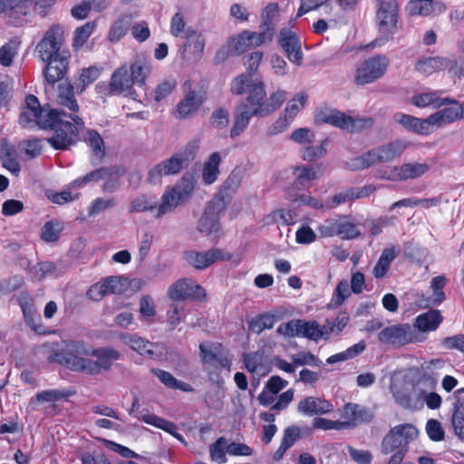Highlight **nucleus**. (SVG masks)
<instances>
[{
    "label": "nucleus",
    "mask_w": 464,
    "mask_h": 464,
    "mask_svg": "<svg viewBox=\"0 0 464 464\" xmlns=\"http://www.w3.org/2000/svg\"><path fill=\"white\" fill-rule=\"evenodd\" d=\"M49 362H55L77 372L96 375L102 371H110L122 354L116 349L107 346L92 348L82 341L45 343L38 348Z\"/></svg>",
    "instance_id": "obj_1"
},
{
    "label": "nucleus",
    "mask_w": 464,
    "mask_h": 464,
    "mask_svg": "<svg viewBox=\"0 0 464 464\" xmlns=\"http://www.w3.org/2000/svg\"><path fill=\"white\" fill-rule=\"evenodd\" d=\"M53 112L54 115L48 128L53 130V134L47 141L55 150H68L79 140V131L84 128V122L78 114L64 110L53 109Z\"/></svg>",
    "instance_id": "obj_2"
},
{
    "label": "nucleus",
    "mask_w": 464,
    "mask_h": 464,
    "mask_svg": "<svg viewBox=\"0 0 464 464\" xmlns=\"http://www.w3.org/2000/svg\"><path fill=\"white\" fill-rule=\"evenodd\" d=\"M196 180L193 176H183L172 188H168L157 204L154 217L158 219L173 212L179 205L188 200L195 188Z\"/></svg>",
    "instance_id": "obj_3"
},
{
    "label": "nucleus",
    "mask_w": 464,
    "mask_h": 464,
    "mask_svg": "<svg viewBox=\"0 0 464 464\" xmlns=\"http://www.w3.org/2000/svg\"><path fill=\"white\" fill-rule=\"evenodd\" d=\"M409 143L396 140L374 148L353 160L351 168L354 170L364 169L373 165L390 162L400 157Z\"/></svg>",
    "instance_id": "obj_4"
},
{
    "label": "nucleus",
    "mask_w": 464,
    "mask_h": 464,
    "mask_svg": "<svg viewBox=\"0 0 464 464\" xmlns=\"http://www.w3.org/2000/svg\"><path fill=\"white\" fill-rule=\"evenodd\" d=\"M195 149L194 145H188L169 159L155 165L148 174L150 182L156 184L164 176L175 175L180 172L185 166H188L194 160Z\"/></svg>",
    "instance_id": "obj_5"
},
{
    "label": "nucleus",
    "mask_w": 464,
    "mask_h": 464,
    "mask_svg": "<svg viewBox=\"0 0 464 464\" xmlns=\"http://www.w3.org/2000/svg\"><path fill=\"white\" fill-rule=\"evenodd\" d=\"M318 123H327L348 132H360L372 127L374 121L372 117H351L337 110L321 111L316 116Z\"/></svg>",
    "instance_id": "obj_6"
},
{
    "label": "nucleus",
    "mask_w": 464,
    "mask_h": 464,
    "mask_svg": "<svg viewBox=\"0 0 464 464\" xmlns=\"http://www.w3.org/2000/svg\"><path fill=\"white\" fill-rule=\"evenodd\" d=\"M266 95L263 82L254 84L248 95V102L256 107L254 112L259 114V117H267L276 111L286 99V92L283 90L274 92L266 101H265Z\"/></svg>",
    "instance_id": "obj_7"
},
{
    "label": "nucleus",
    "mask_w": 464,
    "mask_h": 464,
    "mask_svg": "<svg viewBox=\"0 0 464 464\" xmlns=\"http://www.w3.org/2000/svg\"><path fill=\"white\" fill-rule=\"evenodd\" d=\"M52 115H54L53 109L42 108L38 99L29 94L25 98V106L20 114V124L24 128H34L39 126L42 129H48L52 122Z\"/></svg>",
    "instance_id": "obj_8"
},
{
    "label": "nucleus",
    "mask_w": 464,
    "mask_h": 464,
    "mask_svg": "<svg viewBox=\"0 0 464 464\" xmlns=\"http://www.w3.org/2000/svg\"><path fill=\"white\" fill-rule=\"evenodd\" d=\"M389 60L376 55L364 61L357 69L354 82L358 85L371 83L382 77L388 68Z\"/></svg>",
    "instance_id": "obj_9"
},
{
    "label": "nucleus",
    "mask_w": 464,
    "mask_h": 464,
    "mask_svg": "<svg viewBox=\"0 0 464 464\" xmlns=\"http://www.w3.org/2000/svg\"><path fill=\"white\" fill-rule=\"evenodd\" d=\"M168 296L174 302L185 300H202L206 296L205 289L191 279L183 278L169 285Z\"/></svg>",
    "instance_id": "obj_10"
},
{
    "label": "nucleus",
    "mask_w": 464,
    "mask_h": 464,
    "mask_svg": "<svg viewBox=\"0 0 464 464\" xmlns=\"http://www.w3.org/2000/svg\"><path fill=\"white\" fill-rule=\"evenodd\" d=\"M63 40V30L60 25H53L44 34L36 45V51L42 61L62 55L59 51Z\"/></svg>",
    "instance_id": "obj_11"
},
{
    "label": "nucleus",
    "mask_w": 464,
    "mask_h": 464,
    "mask_svg": "<svg viewBox=\"0 0 464 464\" xmlns=\"http://www.w3.org/2000/svg\"><path fill=\"white\" fill-rule=\"evenodd\" d=\"M379 341L386 345L402 346L414 342L411 327L405 324H394L382 329L378 334Z\"/></svg>",
    "instance_id": "obj_12"
},
{
    "label": "nucleus",
    "mask_w": 464,
    "mask_h": 464,
    "mask_svg": "<svg viewBox=\"0 0 464 464\" xmlns=\"http://www.w3.org/2000/svg\"><path fill=\"white\" fill-rule=\"evenodd\" d=\"M183 256L185 261L197 270H203L218 260L230 258V255L219 248H210L204 252L188 250L184 252Z\"/></svg>",
    "instance_id": "obj_13"
},
{
    "label": "nucleus",
    "mask_w": 464,
    "mask_h": 464,
    "mask_svg": "<svg viewBox=\"0 0 464 464\" xmlns=\"http://www.w3.org/2000/svg\"><path fill=\"white\" fill-rule=\"evenodd\" d=\"M134 84L135 82L129 72L128 63H124L112 72L108 84V94L116 96L130 95Z\"/></svg>",
    "instance_id": "obj_14"
},
{
    "label": "nucleus",
    "mask_w": 464,
    "mask_h": 464,
    "mask_svg": "<svg viewBox=\"0 0 464 464\" xmlns=\"http://www.w3.org/2000/svg\"><path fill=\"white\" fill-rule=\"evenodd\" d=\"M379 31L383 34H393L398 19V6L395 0L382 3L376 14Z\"/></svg>",
    "instance_id": "obj_15"
},
{
    "label": "nucleus",
    "mask_w": 464,
    "mask_h": 464,
    "mask_svg": "<svg viewBox=\"0 0 464 464\" xmlns=\"http://www.w3.org/2000/svg\"><path fill=\"white\" fill-rule=\"evenodd\" d=\"M450 107L441 109L429 116L430 125L442 127L464 118V104H459L456 100L451 99Z\"/></svg>",
    "instance_id": "obj_16"
},
{
    "label": "nucleus",
    "mask_w": 464,
    "mask_h": 464,
    "mask_svg": "<svg viewBox=\"0 0 464 464\" xmlns=\"http://www.w3.org/2000/svg\"><path fill=\"white\" fill-rule=\"evenodd\" d=\"M256 107L248 102V96L245 102L237 105L234 111V123L230 130L232 139L238 137L248 126L251 117H259V114L254 112Z\"/></svg>",
    "instance_id": "obj_17"
},
{
    "label": "nucleus",
    "mask_w": 464,
    "mask_h": 464,
    "mask_svg": "<svg viewBox=\"0 0 464 464\" xmlns=\"http://www.w3.org/2000/svg\"><path fill=\"white\" fill-rule=\"evenodd\" d=\"M204 102L205 96L201 92L189 91L178 103L175 117L179 120L192 117Z\"/></svg>",
    "instance_id": "obj_18"
},
{
    "label": "nucleus",
    "mask_w": 464,
    "mask_h": 464,
    "mask_svg": "<svg viewBox=\"0 0 464 464\" xmlns=\"http://www.w3.org/2000/svg\"><path fill=\"white\" fill-rule=\"evenodd\" d=\"M342 423L343 429L355 427L361 423L370 421L372 413L363 406L356 403H347L341 411Z\"/></svg>",
    "instance_id": "obj_19"
},
{
    "label": "nucleus",
    "mask_w": 464,
    "mask_h": 464,
    "mask_svg": "<svg viewBox=\"0 0 464 464\" xmlns=\"http://www.w3.org/2000/svg\"><path fill=\"white\" fill-rule=\"evenodd\" d=\"M205 38L194 30L187 29L183 44V57L192 63L198 62L203 54Z\"/></svg>",
    "instance_id": "obj_20"
},
{
    "label": "nucleus",
    "mask_w": 464,
    "mask_h": 464,
    "mask_svg": "<svg viewBox=\"0 0 464 464\" xmlns=\"http://www.w3.org/2000/svg\"><path fill=\"white\" fill-rule=\"evenodd\" d=\"M430 167L427 163L412 162L405 163L399 167H393L386 179L391 180L414 179L424 175ZM385 178V176H382Z\"/></svg>",
    "instance_id": "obj_21"
},
{
    "label": "nucleus",
    "mask_w": 464,
    "mask_h": 464,
    "mask_svg": "<svg viewBox=\"0 0 464 464\" xmlns=\"http://www.w3.org/2000/svg\"><path fill=\"white\" fill-rule=\"evenodd\" d=\"M279 44L285 52L290 62L300 65L303 61L301 43L296 34L289 30L280 31Z\"/></svg>",
    "instance_id": "obj_22"
},
{
    "label": "nucleus",
    "mask_w": 464,
    "mask_h": 464,
    "mask_svg": "<svg viewBox=\"0 0 464 464\" xmlns=\"http://www.w3.org/2000/svg\"><path fill=\"white\" fill-rule=\"evenodd\" d=\"M393 121L406 130L415 132L419 135H430L433 130L430 128L429 117L420 119L410 114L397 112L392 117Z\"/></svg>",
    "instance_id": "obj_23"
},
{
    "label": "nucleus",
    "mask_w": 464,
    "mask_h": 464,
    "mask_svg": "<svg viewBox=\"0 0 464 464\" xmlns=\"http://www.w3.org/2000/svg\"><path fill=\"white\" fill-rule=\"evenodd\" d=\"M333 409V404L328 401L314 396L304 398L297 405V411L306 416L322 415L331 412Z\"/></svg>",
    "instance_id": "obj_24"
},
{
    "label": "nucleus",
    "mask_w": 464,
    "mask_h": 464,
    "mask_svg": "<svg viewBox=\"0 0 464 464\" xmlns=\"http://www.w3.org/2000/svg\"><path fill=\"white\" fill-rule=\"evenodd\" d=\"M46 62L44 76L46 82L53 88L54 84L64 77L67 72L68 60L63 55H59L48 59Z\"/></svg>",
    "instance_id": "obj_25"
},
{
    "label": "nucleus",
    "mask_w": 464,
    "mask_h": 464,
    "mask_svg": "<svg viewBox=\"0 0 464 464\" xmlns=\"http://www.w3.org/2000/svg\"><path fill=\"white\" fill-rule=\"evenodd\" d=\"M446 5L441 2L432 0H411L407 5V11L411 15H432L441 14Z\"/></svg>",
    "instance_id": "obj_26"
},
{
    "label": "nucleus",
    "mask_w": 464,
    "mask_h": 464,
    "mask_svg": "<svg viewBox=\"0 0 464 464\" xmlns=\"http://www.w3.org/2000/svg\"><path fill=\"white\" fill-rule=\"evenodd\" d=\"M65 266L63 261L59 262H39L29 270V276L33 280L40 281L46 276H60L65 272Z\"/></svg>",
    "instance_id": "obj_27"
},
{
    "label": "nucleus",
    "mask_w": 464,
    "mask_h": 464,
    "mask_svg": "<svg viewBox=\"0 0 464 464\" xmlns=\"http://www.w3.org/2000/svg\"><path fill=\"white\" fill-rule=\"evenodd\" d=\"M267 37L262 33L245 31L233 40V50L237 53H243L248 49L259 46Z\"/></svg>",
    "instance_id": "obj_28"
},
{
    "label": "nucleus",
    "mask_w": 464,
    "mask_h": 464,
    "mask_svg": "<svg viewBox=\"0 0 464 464\" xmlns=\"http://www.w3.org/2000/svg\"><path fill=\"white\" fill-rule=\"evenodd\" d=\"M19 304L23 311L26 324L37 334H43L44 326L41 324V316L37 314L34 301L29 296H21Z\"/></svg>",
    "instance_id": "obj_29"
},
{
    "label": "nucleus",
    "mask_w": 464,
    "mask_h": 464,
    "mask_svg": "<svg viewBox=\"0 0 464 464\" xmlns=\"http://www.w3.org/2000/svg\"><path fill=\"white\" fill-rule=\"evenodd\" d=\"M121 340L142 356L153 357L156 344L133 334H123Z\"/></svg>",
    "instance_id": "obj_30"
},
{
    "label": "nucleus",
    "mask_w": 464,
    "mask_h": 464,
    "mask_svg": "<svg viewBox=\"0 0 464 464\" xmlns=\"http://www.w3.org/2000/svg\"><path fill=\"white\" fill-rule=\"evenodd\" d=\"M198 230L206 234L210 240L218 239L220 236V226L217 215L210 209L206 210L198 222Z\"/></svg>",
    "instance_id": "obj_31"
},
{
    "label": "nucleus",
    "mask_w": 464,
    "mask_h": 464,
    "mask_svg": "<svg viewBox=\"0 0 464 464\" xmlns=\"http://www.w3.org/2000/svg\"><path fill=\"white\" fill-rule=\"evenodd\" d=\"M441 91H434L424 93L414 94L411 102V103L419 108H424L432 106L433 108H440L442 105H447L448 102H451V98L446 97L440 99Z\"/></svg>",
    "instance_id": "obj_32"
},
{
    "label": "nucleus",
    "mask_w": 464,
    "mask_h": 464,
    "mask_svg": "<svg viewBox=\"0 0 464 464\" xmlns=\"http://www.w3.org/2000/svg\"><path fill=\"white\" fill-rule=\"evenodd\" d=\"M34 0H18L14 6V9L9 13V18L14 25L21 26L27 23L29 17L33 15Z\"/></svg>",
    "instance_id": "obj_33"
},
{
    "label": "nucleus",
    "mask_w": 464,
    "mask_h": 464,
    "mask_svg": "<svg viewBox=\"0 0 464 464\" xmlns=\"http://www.w3.org/2000/svg\"><path fill=\"white\" fill-rule=\"evenodd\" d=\"M128 69L133 82L139 86L145 84L146 79L151 72L150 62L140 57H136L128 63Z\"/></svg>",
    "instance_id": "obj_34"
},
{
    "label": "nucleus",
    "mask_w": 464,
    "mask_h": 464,
    "mask_svg": "<svg viewBox=\"0 0 464 464\" xmlns=\"http://www.w3.org/2000/svg\"><path fill=\"white\" fill-rule=\"evenodd\" d=\"M443 317L439 310H429L419 314L414 326L420 332L435 331L441 324Z\"/></svg>",
    "instance_id": "obj_35"
},
{
    "label": "nucleus",
    "mask_w": 464,
    "mask_h": 464,
    "mask_svg": "<svg viewBox=\"0 0 464 464\" xmlns=\"http://www.w3.org/2000/svg\"><path fill=\"white\" fill-rule=\"evenodd\" d=\"M296 337H304L312 341L324 339L323 325L321 326L316 321H305L296 319Z\"/></svg>",
    "instance_id": "obj_36"
},
{
    "label": "nucleus",
    "mask_w": 464,
    "mask_h": 464,
    "mask_svg": "<svg viewBox=\"0 0 464 464\" xmlns=\"http://www.w3.org/2000/svg\"><path fill=\"white\" fill-rule=\"evenodd\" d=\"M73 85L71 83H62L58 88L57 103L70 111L69 113L77 114L79 105L74 98Z\"/></svg>",
    "instance_id": "obj_37"
},
{
    "label": "nucleus",
    "mask_w": 464,
    "mask_h": 464,
    "mask_svg": "<svg viewBox=\"0 0 464 464\" xmlns=\"http://www.w3.org/2000/svg\"><path fill=\"white\" fill-rule=\"evenodd\" d=\"M399 252L400 249L395 246L383 249L372 270V274L376 278L384 277L392 262L396 258Z\"/></svg>",
    "instance_id": "obj_38"
},
{
    "label": "nucleus",
    "mask_w": 464,
    "mask_h": 464,
    "mask_svg": "<svg viewBox=\"0 0 464 464\" xmlns=\"http://www.w3.org/2000/svg\"><path fill=\"white\" fill-rule=\"evenodd\" d=\"M446 63L444 57H425L418 60L414 68L418 72L427 76L445 70Z\"/></svg>",
    "instance_id": "obj_39"
},
{
    "label": "nucleus",
    "mask_w": 464,
    "mask_h": 464,
    "mask_svg": "<svg viewBox=\"0 0 464 464\" xmlns=\"http://www.w3.org/2000/svg\"><path fill=\"white\" fill-rule=\"evenodd\" d=\"M137 417L145 423L159 428L165 432L169 433L170 435H179L177 432V427L173 422L156 416L155 414L150 413L148 411H140Z\"/></svg>",
    "instance_id": "obj_40"
},
{
    "label": "nucleus",
    "mask_w": 464,
    "mask_h": 464,
    "mask_svg": "<svg viewBox=\"0 0 464 464\" xmlns=\"http://www.w3.org/2000/svg\"><path fill=\"white\" fill-rule=\"evenodd\" d=\"M349 320L350 317L345 312H340L334 319H326L323 325L324 340H327L330 334H339L347 325Z\"/></svg>",
    "instance_id": "obj_41"
},
{
    "label": "nucleus",
    "mask_w": 464,
    "mask_h": 464,
    "mask_svg": "<svg viewBox=\"0 0 464 464\" xmlns=\"http://www.w3.org/2000/svg\"><path fill=\"white\" fill-rule=\"evenodd\" d=\"M84 141L92 149L93 158L100 162L105 155V145L103 139L95 130H89L84 137Z\"/></svg>",
    "instance_id": "obj_42"
},
{
    "label": "nucleus",
    "mask_w": 464,
    "mask_h": 464,
    "mask_svg": "<svg viewBox=\"0 0 464 464\" xmlns=\"http://www.w3.org/2000/svg\"><path fill=\"white\" fill-rule=\"evenodd\" d=\"M220 160L221 159L219 154L218 152H214L205 162L202 172V179L205 184L210 185L218 179Z\"/></svg>",
    "instance_id": "obj_43"
},
{
    "label": "nucleus",
    "mask_w": 464,
    "mask_h": 464,
    "mask_svg": "<svg viewBox=\"0 0 464 464\" xmlns=\"http://www.w3.org/2000/svg\"><path fill=\"white\" fill-rule=\"evenodd\" d=\"M278 12V5L276 3H271L266 5L262 13V34H266L267 40L272 39L274 31V18Z\"/></svg>",
    "instance_id": "obj_44"
},
{
    "label": "nucleus",
    "mask_w": 464,
    "mask_h": 464,
    "mask_svg": "<svg viewBox=\"0 0 464 464\" xmlns=\"http://www.w3.org/2000/svg\"><path fill=\"white\" fill-rule=\"evenodd\" d=\"M132 17L130 14H123L113 24L109 33V39L111 42H118L122 38L131 24Z\"/></svg>",
    "instance_id": "obj_45"
},
{
    "label": "nucleus",
    "mask_w": 464,
    "mask_h": 464,
    "mask_svg": "<svg viewBox=\"0 0 464 464\" xmlns=\"http://www.w3.org/2000/svg\"><path fill=\"white\" fill-rule=\"evenodd\" d=\"M111 176V171L106 168L97 169L82 178H78L71 183V187L77 188L85 185L89 182H97L102 179H109Z\"/></svg>",
    "instance_id": "obj_46"
},
{
    "label": "nucleus",
    "mask_w": 464,
    "mask_h": 464,
    "mask_svg": "<svg viewBox=\"0 0 464 464\" xmlns=\"http://www.w3.org/2000/svg\"><path fill=\"white\" fill-rule=\"evenodd\" d=\"M126 278L123 276H108L102 279L101 285H102L103 293L107 295L121 294L126 289Z\"/></svg>",
    "instance_id": "obj_47"
},
{
    "label": "nucleus",
    "mask_w": 464,
    "mask_h": 464,
    "mask_svg": "<svg viewBox=\"0 0 464 464\" xmlns=\"http://www.w3.org/2000/svg\"><path fill=\"white\" fill-rule=\"evenodd\" d=\"M365 348H366L365 343L363 341H361V342L353 344V346L349 347L344 352H342V353H339L330 356L326 360V362L329 364H333V363H336L339 362H344L346 360L354 358L358 354L362 353L365 350Z\"/></svg>",
    "instance_id": "obj_48"
},
{
    "label": "nucleus",
    "mask_w": 464,
    "mask_h": 464,
    "mask_svg": "<svg viewBox=\"0 0 464 464\" xmlns=\"http://www.w3.org/2000/svg\"><path fill=\"white\" fill-rule=\"evenodd\" d=\"M276 323V317L270 314H262L254 317L248 324L249 330L255 334H261L266 329H271Z\"/></svg>",
    "instance_id": "obj_49"
},
{
    "label": "nucleus",
    "mask_w": 464,
    "mask_h": 464,
    "mask_svg": "<svg viewBox=\"0 0 464 464\" xmlns=\"http://www.w3.org/2000/svg\"><path fill=\"white\" fill-rule=\"evenodd\" d=\"M294 174L295 175V184L303 188L308 187L312 180L319 177L317 171L312 166L297 167Z\"/></svg>",
    "instance_id": "obj_50"
},
{
    "label": "nucleus",
    "mask_w": 464,
    "mask_h": 464,
    "mask_svg": "<svg viewBox=\"0 0 464 464\" xmlns=\"http://www.w3.org/2000/svg\"><path fill=\"white\" fill-rule=\"evenodd\" d=\"M20 46V41L12 39L0 48V63L7 67L13 63L14 57L17 54Z\"/></svg>",
    "instance_id": "obj_51"
},
{
    "label": "nucleus",
    "mask_w": 464,
    "mask_h": 464,
    "mask_svg": "<svg viewBox=\"0 0 464 464\" xmlns=\"http://www.w3.org/2000/svg\"><path fill=\"white\" fill-rule=\"evenodd\" d=\"M100 69L95 66L82 69L80 72L79 82L75 83L77 92H82L86 86L92 83L100 76Z\"/></svg>",
    "instance_id": "obj_52"
},
{
    "label": "nucleus",
    "mask_w": 464,
    "mask_h": 464,
    "mask_svg": "<svg viewBox=\"0 0 464 464\" xmlns=\"http://www.w3.org/2000/svg\"><path fill=\"white\" fill-rule=\"evenodd\" d=\"M259 81H253L250 74H241L236 77L231 83V92L234 94L241 95L245 92L249 94L253 85Z\"/></svg>",
    "instance_id": "obj_53"
},
{
    "label": "nucleus",
    "mask_w": 464,
    "mask_h": 464,
    "mask_svg": "<svg viewBox=\"0 0 464 464\" xmlns=\"http://www.w3.org/2000/svg\"><path fill=\"white\" fill-rule=\"evenodd\" d=\"M157 202L155 200L149 198L145 195H141L130 202L129 211L130 213L150 211L155 214Z\"/></svg>",
    "instance_id": "obj_54"
},
{
    "label": "nucleus",
    "mask_w": 464,
    "mask_h": 464,
    "mask_svg": "<svg viewBox=\"0 0 464 464\" xmlns=\"http://www.w3.org/2000/svg\"><path fill=\"white\" fill-rule=\"evenodd\" d=\"M152 372L159 380L167 387L171 389H179L181 391H188V385L177 380L171 373L160 369H153Z\"/></svg>",
    "instance_id": "obj_55"
},
{
    "label": "nucleus",
    "mask_w": 464,
    "mask_h": 464,
    "mask_svg": "<svg viewBox=\"0 0 464 464\" xmlns=\"http://www.w3.org/2000/svg\"><path fill=\"white\" fill-rule=\"evenodd\" d=\"M360 235L361 232L353 222L346 220L344 218L338 219L336 236H339L343 239L349 240L356 238Z\"/></svg>",
    "instance_id": "obj_56"
},
{
    "label": "nucleus",
    "mask_w": 464,
    "mask_h": 464,
    "mask_svg": "<svg viewBox=\"0 0 464 464\" xmlns=\"http://www.w3.org/2000/svg\"><path fill=\"white\" fill-rule=\"evenodd\" d=\"M243 362L246 370L251 373H258L264 367L263 353L258 352L244 353Z\"/></svg>",
    "instance_id": "obj_57"
},
{
    "label": "nucleus",
    "mask_w": 464,
    "mask_h": 464,
    "mask_svg": "<svg viewBox=\"0 0 464 464\" xmlns=\"http://www.w3.org/2000/svg\"><path fill=\"white\" fill-rule=\"evenodd\" d=\"M72 392L65 390H45L36 394L35 399L38 401L51 402L68 398Z\"/></svg>",
    "instance_id": "obj_58"
},
{
    "label": "nucleus",
    "mask_w": 464,
    "mask_h": 464,
    "mask_svg": "<svg viewBox=\"0 0 464 464\" xmlns=\"http://www.w3.org/2000/svg\"><path fill=\"white\" fill-rule=\"evenodd\" d=\"M115 205L116 199L114 198H97L90 205L88 208V215L91 217L96 216L106 209L114 208Z\"/></svg>",
    "instance_id": "obj_59"
},
{
    "label": "nucleus",
    "mask_w": 464,
    "mask_h": 464,
    "mask_svg": "<svg viewBox=\"0 0 464 464\" xmlns=\"http://www.w3.org/2000/svg\"><path fill=\"white\" fill-rule=\"evenodd\" d=\"M349 285L347 281H341L338 283L334 293L333 295V298L329 304L330 307H337L341 305L343 301L350 295Z\"/></svg>",
    "instance_id": "obj_60"
},
{
    "label": "nucleus",
    "mask_w": 464,
    "mask_h": 464,
    "mask_svg": "<svg viewBox=\"0 0 464 464\" xmlns=\"http://www.w3.org/2000/svg\"><path fill=\"white\" fill-rule=\"evenodd\" d=\"M307 95L302 93L290 100L285 109V118L292 120L304 108Z\"/></svg>",
    "instance_id": "obj_61"
},
{
    "label": "nucleus",
    "mask_w": 464,
    "mask_h": 464,
    "mask_svg": "<svg viewBox=\"0 0 464 464\" xmlns=\"http://www.w3.org/2000/svg\"><path fill=\"white\" fill-rule=\"evenodd\" d=\"M61 227L56 221L46 222L41 231V238L45 242H54L58 240Z\"/></svg>",
    "instance_id": "obj_62"
},
{
    "label": "nucleus",
    "mask_w": 464,
    "mask_h": 464,
    "mask_svg": "<svg viewBox=\"0 0 464 464\" xmlns=\"http://www.w3.org/2000/svg\"><path fill=\"white\" fill-rule=\"evenodd\" d=\"M227 445V441L224 437H219L218 440L215 442V444L210 446V456L212 460L218 463H224L227 460L225 454V447Z\"/></svg>",
    "instance_id": "obj_63"
},
{
    "label": "nucleus",
    "mask_w": 464,
    "mask_h": 464,
    "mask_svg": "<svg viewBox=\"0 0 464 464\" xmlns=\"http://www.w3.org/2000/svg\"><path fill=\"white\" fill-rule=\"evenodd\" d=\"M445 285V277L435 276L432 278L430 286L433 290V295L431 299L432 304H438L445 299V295L442 291Z\"/></svg>",
    "instance_id": "obj_64"
}]
</instances>
